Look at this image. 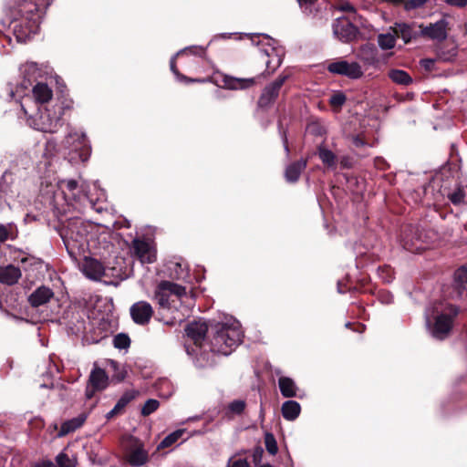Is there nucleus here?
Segmentation results:
<instances>
[{
	"mask_svg": "<svg viewBox=\"0 0 467 467\" xmlns=\"http://www.w3.org/2000/svg\"><path fill=\"white\" fill-rule=\"evenodd\" d=\"M185 332L198 348L195 362L199 368L213 366V354L230 355L244 337L241 324L234 317L210 326L202 320L193 321L187 325Z\"/></svg>",
	"mask_w": 467,
	"mask_h": 467,
	"instance_id": "nucleus-1",
	"label": "nucleus"
},
{
	"mask_svg": "<svg viewBox=\"0 0 467 467\" xmlns=\"http://www.w3.org/2000/svg\"><path fill=\"white\" fill-rule=\"evenodd\" d=\"M92 225L80 218L69 219L60 229L59 234L63 240L69 256L78 260L85 256L88 249V234Z\"/></svg>",
	"mask_w": 467,
	"mask_h": 467,
	"instance_id": "nucleus-2",
	"label": "nucleus"
},
{
	"mask_svg": "<svg viewBox=\"0 0 467 467\" xmlns=\"http://www.w3.org/2000/svg\"><path fill=\"white\" fill-rule=\"evenodd\" d=\"M52 0H19L18 14L23 19L14 26V34L18 42H26L39 28V6H48Z\"/></svg>",
	"mask_w": 467,
	"mask_h": 467,
	"instance_id": "nucleus-3",
	"label": "nucleus"
},
{
	"mask_svg": "<svg viewBox=\"0 0 467 467\" xmlns=\"http://www.w3.org/2000/svg\"><path fill=\"white\" fill-rule=\"evenodd\" d=\"M65 109L63 102L40 106L35 115L28 117L27 123L33 129L42 132H57L64 123L62 117Z\"/></svg>",
	"mask_w": 467,
	"mask_h": 467,
	"instance_id": "nucleus-4",
	"label": "nucleus"
},
{
	"mask_svg": "<svg viewBox=\"0 0 467 467\" xmlns=\"http://www.w3.org/2000/svg\"><path fill=\"white\" fill-rule=\"evenodd\" d=\"M427 237L418 226L408 224L401 227L399 243L403 249L410 253H420L429 245Z\"/></svg>",
	"mask_w": 467,
	"mask_h": 467,
	"instance_id": "nucleus-5",
	"label": "nucleus"
},
{
	"mask_svg": "<svg viewBox=\"0 0 467 467\" xmlns=\"http://www.w3.org/2000/svg\"><path fill=\"white\" fill-rule=\"evenodd\" d=\"M124 456L129 464L132 467H140L148 462V451L144 444L139 439L129 436L122 441Z\"/></svg>",
	"mask_w": 467,
	"mask_h": 467,
	"instance_id": "nucleus-6",
	"label": "nucleus"
},
{
	"mask_svg": "<svg viewBox=\"0 0 467 467\" xmlns=\"http://www.w3.org/2000/svg\"><path fill=\"white\" fill-rule=\"evenodd\" d=\"M63 146L69 150L70 152L78 154V159L81 161H88L90 155V147L88 144V140L85 133L77 130H70L63 140Z\"/></svg>",
	"mask_w": 467,
	"mask_h": 467,
	"instance_id": "nucleus-7",
	"label": "nucleus"
},
{
	"mask_svg": "<svg viewBox=\"0 0 467 467\" xmlns=\"http://www.w3.org/2000/svg\"><path fill=\"white\" fill-rule=\"evenodd\" d=\"M457 306L449 305L443 313L436 317L431 328V335L437 339H443L450 333L452 327V318L458 315Z\"/></svg>",
	"mask_w": 467,
	"mask_h": 467,
	"instance_id": "nucleus-8",
	"label": "nucleus"
},
{
	"mask_svg": "<svg viewBox=\"0 0 467 467\" xmlns=\"http://www.w3.org/2000/svg\"><path fill=\"white\" fill-rule=\"evenodd\" d=\"M182 298L186 296V288L170 281H161L155 291V299L161 307L170 306V296Z\"/></svg>",
	"mask_w": 467,
	"mask_h": 467,
	"instance_id": "nucleus-9",
	"label": "nucleus"
},
{
	"mask_svg": "<svg viewBox=\"0 0 467 467\" xmlns=\"http://www.w3.org/2000/svg\"><path fill=\"white\" fill-rule=\"evenodd\" d=\"M327 70L332 74L345 76L351 79H358L364 74L359 63L356 61L349 62L344 59H339L329 63L327 66Z\"/></svg>",
	"mask_w": 467,
	"mask_h": 467,
	"instance_id": "nucleus-10",
	"label": "nucleus"
},
{
	"mask_svg": "<svg viewBox=\"0 0 467 467\" xmlns=\"http://www.w3.org/2000/svg\"><path fill=\"white\" fill-rule=\"evenodd\" d=\"M57 185L62 191L66 200L78 203L88 199L84 185L79 184L74 179L60 180Z\"/></svg>",
	"mask_w": 467,
	"mask_h": 467,
	"instance_id": "nucleus-11",
	"label": "nucleus"
},
{
	"mask_svg": "<svg viewBox=\"0 0 467 467\" xmlns=\"http://www.w3.org/2000/svg\"><path fill=\"white\" fill-rule=\"evenodd\" d=\"M332 28L334 36L344 43L353 41L358 33V27L345 16L337 18L332 25Z\"/></svg>",
	"mask_w": 467,
	"mask_h": 467,
	"instance_id": "nucleus-12",
	"label": "nucleus"
},
{
	"mask_svg": "<svg viewBox=\"0 0 467 467\" xmlns=\"http://www.w3.org/2000/svg\"><path fill=\"white\" fill-rule=\"evenodd\" d=\"M131 254L137 257L141 264H151L156 260V251L147 241L135 238L131 242Z\"/></svg>",
	"mask_w": 467,
	"mask_h": 467,
	"instance_id": "nucleus-13",
	"label": "nucleus"
},
{
	"mask_svg": "<svg viewBox=\"0 0 467 467\" xmlns=\"http://www.w3.org/2000/svg\"><path fill=\"white\" fill-rule=\"evenodd\" d=\"M108 374L103 368L98 367L95 364L88 378V384L86 389L87 398L91 399L95 391L104 390L108 387Z\"/></svg>",
	"mask_w": 467,
	"mask_h": 467,
	"instance_id": "nucleus-14",
	"label": "nucleus"
},
{
	"mask_svg": "<svg viewBox=\"0 0 467 467\" xmlns=\"http://www.w3.org/2000/svg\"><path fill=\"white\" fill-rule=\"evenodd\" d=\"M288 78V75H280L275 81L266 86L258 100L261 108H267L275 102L279 95L280 89Z\"/></svg>",
	"mask_w": 467,
	"mask_h": 467,
	"instance_id": "nucleus-15",
	"label": "nucleus"
},
{
	"mask_svg": "<svg viewBox=\"0 0 467 467\" xmlns=\"http://www.w3.org/2000/svg\"><path fill=\"white\" fill-rule=\"evenodd\" d=\"M467 264L458 268L454 273L452 292L451 297L462 300L467 304Z\"/></svg>",
	"mask_w": 467,
	"mask_h": 467,
	"instance_id": "nucleus-16",
	"label": "nucleus"
},
{
	"mask_svg": "<svg viewBox=\"0 0 467 467\" xmlns=\"http://www.w3.org/2000/svg\"><path fill=\"white\" fill-rule=\"evenodd\" d=\"M448 21L443 18L426 26L420 25V36L431 40L443 41L448 36Z\"/></svg>",
	"mask_w": 467,
	"mask_h": 467,
	"instance_id": "nucleus-17",
	"label": "nucleus"
},
{
	"mask_svg": "<svg viewBox=\"0 0 467 467\" xmlns=\"http://www.w3.org/2000/svg\"><path fill=\"white\" fill-rule=\"evenodd\" d=\"M130 313L136 324L145 326L150 322L153 315V309L150 303L139 301L130 306Z\"/></svg>",
	"mask_w": 467,
	"mask_h": 467,
	"instance_id": "nucleus-18",
	"label": "nucleus"
},
{
	"mask_svg": "<svg viewBox=\"0 0 467 467\" xmlns=\"http://www.w3.org/2000/svg\"><path fill=\"white\" fill-rule=\"evenodd\" d=\"M54 296L55 294L50 287L40 285L30 294L28 302L31 306L38 307L47 304Z\"/></svg>",
	"mask_w": 467,
	"mask_h": 467,
	"instance_id": "nucleus-19",
	"label": "nucleus"
},
{
	"mask_svg": "<svg viewBox=\"0 0 467 467\" xmlns=\"http://www.w3.org/2000/svg\"><path fill=\"white\" fill-rule=\"evenodd\" d=\"M22 273L18 266L7 265L0 266V283L6 285H16L21 278Z\"/></svg>",
	"mask_w": 467,
	"mask_h": 467,
	"instance_id": "nucleus-20",
	"label": "nucleus"
},
{
	"mask_svg": "<svg viewBox=\"0 0 467 467\" xmlns=\"http://www.w3.org/2000/svg\"><path fill=\"white\" fill-rule=\"evenodd\" d=\"M397 37H400L405 44L420 36V31L414 29V24L396 23L392 28Z\"/></svg>",
	"mask_w": 467,
	"mask_h": 467,
	"instance_id": "nucleus-21",
	"label": "nucleus"
},
{
	"mask_svg": "<svg viewBox=\"0 0 467 467\" xmlns=\"http://www.w3.org/2000/svg\"><path fill=\"white\" fill-rule=\"evenodd\" d=\"M21 74L24 77V80L21 83V87L27 89L39 76L40 71L37 67V64L35 62H28L20 68Z\"/></svg>",
	"mask_w": 467,
	"mask_h": 467,
	"instance_id": "nucleus-22",
	"label": "nucleus"
},
{
	"mask_svg": "<svg viewBox=\"0 0 467 467\" xmlns=\"http://www.w3.org/2000/svg\"><path fill=\"white\" fill-rule=\"evenodd\" d=\"M307 161L301 159L287 165L285 171L286 182L294 183L298 181L302 171L306 168Z\"/></svg>",
	"mask_w": 467,
	"mask_h": 467,
	"instance_id": "nucleus-23",
	"label": "nucleus"
},
{
	"mask_svg": "<svg viewBox=\"0 0 467 467\" xmlns=\"http://www.w3.org/2000/svg\"><path fill=\"white\" fill-rule=\"evenodd\" d=\"M104 267L100 262L95 259H86L83 265V273L90 279H99L104 275Z\"/></svg>",
	"mask_w": 467,
	"mask_h": 467,
	"instance_id": "nucleus-24",
	"label": "nucleus"
},
{
	"mask_svg": "<svg viewBox=\"0 0 467 467\" xmlns=\"http://www.w3.org/2000/svg\"><path fill=\"white\" fill-rule=\"evenodd\" d=\"M32 92L36 102L41 106H45L44 104L47 103L53 95L51 88L45 83H37L34 86Z\"/></svg>",
	"mask_w": 467,
	"mask_h": 467,
	"instance_id": "nucleus-25",
	"label": "nucleus"
},
{
	"mask_svg": "<svg viewBox=\"0 0 467 467\" xmlns=\"http://www.w3.org/2000/svg\"><path fill=\"white\" fill-rule=\"evenodd\" d=\"M14 177L9 171L4 172L0 180V198L14 197L16 192L13 189Z\"/></svg>",
	"mask_w": 467,
	"mask_h": 467,
	"instance_id": "nucleus-26",
	"label": "nucleus"
},
{
	"mask_svg": "<svg viewBox=\"0 0 467 467\" xmlns=\"http://www.w3.org/2000/svg\"><path fill=\"white\" fill-rule=\"evenodd\" d=\"M87 416L85 414H80L75 418H72L67 421H65L60 428L58 432V436H65L70 432L75 431L77 429L80 428L85 422Z\"/></svg>",
	"mask_w": 467,
	"mask_h": 467,
	"instance_id": "nucleus-27",
	"label": "nucleus"
},
{
	"mask_svg": "<svg viewBox=\"0 0 467 467\" xmlns=\"http://www.w3.org/2000/svg\"><path fill=\"white\" fill-rule=\"evenodd\" d=\"M283 417L287 420H295L300 414V404L296 400L285 401L281 408Z\"/></svg>",
	"mask_w": 467,
	"mask_h": 467,
	"instance_id": "nucleus-28",
	"label": "nucleus"
},
{
	"mask_svg": "<svg viewBox=\"0 0 467 467\" xmlns=\"http://www.w3.org/2000/svg\"><path fill=\"white\" fill-rule=\"evenodd\" d=\"M280 392L284 397L292 398L296 395V386L294 380L287 377H281L278 379Z\"/></svg>",
	"mask_w": 467,
	"mask_h": 467,
	"instance_id": "nucleus-29",
	"label": "nucleus"
},
{
	"mask_svg": "<svg viewBox=\"0 0 467 467\" xmlns=\"http://www.w3.org/2000/svg\"><path fill=\"white\" fill-rule=\"evenodd\" d=\"M255 83V78H229L225 79V86L229 89H244L253 86Z\"/></svg>",
	"mask_w": 467,
	"mask_h": 467,
	"instance_id": "nucleus-30",
	"label": "nucleus"
},
{
	"mask_svg": "<svg viewBox=\"0 0 467 467\" xmlns=\"http://www.w3.org/2000/svg\"><path fill=\"white\" fill-rule=\"evenodd\" d=\"M388 76L394 83L399 85L409 86L412 83L411 77L405 70L391 69Z\"/></svg>",
	"mask_w": 467,
	"mask_h": 467,
	"instance_id": "nucleus-31",
	"label": "nucleus"
},
{
	"mask_svg": "<svg viewBox=\"0 0 467 467\" xmlns=\"http://www.w3.org/2000/svg\"><path fill=\"white\" fill-rule=\"evenodd\" d=\"M17 227L14 223H0V244L17 237Z\"/></svg>",
	"mask_w": 467,
	"mask_h": 467,
	"instance_id": "nucleus-32",
	"label": "nucleus"
},
{
	"mask_svg": "<svg viewBox=\"0 0 467 467\" xmlns=\"http://www.w3.org/2000/svg\"><path fill=\"white\" fill-rule=\"evenodd\" d=\"M467 194V187L459 185L457 188L448 194V199L454 204L460 205L465 202V197Z\"/></svg>",
	"mask_w": 467,
	"mask_h": 467,
	"instance_id": "nucleus-33",
	"label": "nucleus"
},
{
	"mask_svg": "<svg viewBox=\"0 0 467 467\" xmlns=\"http://www.w3.org/2000/svg\"><path fill=\"white\" fill-rule=\"evenodd\" d=\"M318 157L322 162L328 168H335L337 164L336 155L328 149L324 147L318 148Z\"/></svg>",
	"mask_w": 467,
	"mask_h": 467,
	"instance_id": "nucleus-34",
	"label": "nucleus"
},
{
	"mask_svg": "<svg viewBox=\"0 0 467 467\" xmlns=\"http://www.w3.org/2000/svg\"><path fill=\"white\" fill-rule=\"evenodd\" d=\"M396 37L395 34H379L378 36V44L383 50L391 49L395 47Z\"/></svg>",
	"mask_w": 467,
	"mask_h": 467,
	"instance_id": "nucleus-35",
	"label": "nucleus"
},
{
	"mask_svg": "<svg viewBox=\"0 0 467 467\" xmlns=\"http://www.w3.org/2000/svg\"><path fill=\"white\" fill-rule=\"evenodd\" d=\"M185 430L180 429L167 435L158 445V449H163L171 446L179 441L184 434Z\"/></svg>",
	"mask_w": 467,
	"mask_h": 467,
	"instance_id": "nucleus-36",
	"label": "nucleus"
},
{
	"mask_svg": "<svg viewBox=\"0 0 467 467\" xmlns=\"http://www.w3.org/2000/svg\"><path fill=\"white\" fill-rule=\"evenodd\" d=\"M130 345V339L127 334L119 333L113 338V346L118 349H127Z\"/></svg>",
	"mask_w": 467,
	"mask_h": 467,
	"instance_id": "nucleus-37",
	"label": "nucleus"
},
{
	"mask_svg": "<svg viewBox=\"0 0 467 467\" xmlns=\"http://www.w3.org/2000/svg\"><path fill=\"white\" fill-rule=\"evenodd\" d=\"M160 406L159 400L155 399H149L146 400L144 405L141 408V415L142 416H149L151 413H153L155 410H158Z\"/></svg>",
	"mask_w": 467,
	"mask_h": 467,
	"instance_id": "nucleus-38",
	"label": "nucleus"
},
{
	"mask_svg": "<svg viewBox=\"0 0 467 467\" xmlns=\"http://www.w3.org/2000/svg\"><path fill=\"white\" fill-rule=\"evenodd\" d=\"M265 444L267 451L271 455H275L278 451L277 443L275 436L272 433H266L265 436Z\"/></svg>",
	"mask_w": 467,
	"mask_h": 467,
	"instance_id": "nucleus-39",
	"label": "nucleus"
},
{
	"mask_svg": "<svg viewBox=\"0 0 467 467\" xmlns=\"http://www.w3.org/2000/svg\"><path fill=\"white\" fill-rule=\"evenodd\" d=\"M20 262L26 266H32L36 269L41 268L44 265V261L41 258L35 257L32 255L22 257L20 259Z\"/></svg>",
	"mask_w": 467,
	"mask_h": 467,
	"instance_id": "nucleus-40",
	"label": "nucleus"
},
{
	"mask_svg": "<svg viewBox=\"0 0 467 467\" xmlns=\"http://www.w3.org/2000/svg\"><path fill=\"white\" fill-rule=\"evenodd\" d=\"M58 467H75V462L65 452H60L56 457Z\"/></svg>",
	"mask_w": 467,
	"mask_h": 467,
	"instance_id": "nucleus-41",
	"label": "nucleus"
},
{
	"mask_svg": "<svg viewBox=\"0 0 467 467\" xmlns=\"http://www.w3.org/2000/svg\"><path fill=\"white\" fill-rule=\"evenodd\" d=\"M245 405L246 404H245L244 400H235L234 401H232L231 403H229L228 411L233 414H235V415H240L244 410Z\"/></svg>",
	"mask_w": 467,
	"mask_h": 467,
	"instance_id": "nucleus-42",
	"label": "nucleus"
},
{
	"mask_svg": "<svg viewBox=\"0 0 467 467\" xmlns=\"http://www.w3.org/2000/svg\"><path fill=\"white\" fill-rule=\"evenodd\" d=\"M136 397L135 391H127L125 392L119 400L117 401L118 407H120L122 410Z\"/></svg>",
	"mask_w": 467,
	"mask_h": 467,
	"instance_id": "nucleus-43",
	"label": "nucleus"
},
{
	"mask_svg": "<svg viewBox=\"0 0 467 467\" xmlns=\"http://www.w3.org/2000/svg\"><path fill=\"white\" fill-rule=\"evenodd\" d=\"M346 102V96L342 92L333 94L329 99V103L333 107L340 108Z\"/></svg>",
	"mask_w": 467,
	"mask_h": 467,
	"instance_id": "nucleus-44",
	"label": "nucleus"
},
{
	"mask_svg": "<svg viewBox=\"0 0 467 467\" xmlns=\"http://www.w3.org/2000/svg\"><path fill=\"white\" fill-rule=\"evenodd\" d=\"M429 0H408L404 4L406 10H413L423 6Z\"/></svg>",
	"mask_w": 467,
	"mask_h": 467,
	"instance_id": "nucleus-45",
	"label": "nucleus"
},
{
	"mask_svg": "<svg viewBox=\"0 0 467 467\" xmlns=\"http://www.w3.org/2000/svg\"><path fill=\"white\" fill-rule=\"evenodd\" d=\"M317 0H297L300 7L306 14L312 13V5L316 3Z\"/></svg>",
	"mask_w": 467,
	"mask_h": 467,
	"instance_id": "nucleus-46",
	"label": "nucleus"
},
{
	"mask_svg": "<svg viewBox=\"0 0 467 467\" xmlns=\"http://www.w3.org/2000/svg\"><path fill=\"white\" fill-rule=\"evenodd\" d=\"M228 467H250V465L245 459H230L228 462Z\"/></svg>",
	"mask_w": 467,
	"mask_h": 467,
	"instance_id": "nucleus-47",
	"label": "nucleus"
},
{
	"mask_svg": "<svg viewBox=\"0 0 467 467\" xmlns=\"http://www.w3.org/2000/svg\"><path fill=\"white\" fill-rule=\"evenodd\" d=\"M444 3L451 6L463 8L467 5V0H444Z\"/></svg>",
	"mask_w": 467,
	"mask_h": 467,
	"instance_id": "nucleus-48",
	"label": "nucleus"
},
{
	"mask_svg": "<svg viewBox=\"0 0 467 467\" xmlns=\"http://www.w3.org/2000/svg\"><path fill=\"white\" fill-rule=\"evenodd\" d=\"M337 8L342 12L355 13V7L349 2L340 4Z\"/></svg>",
	"mask_w": 467,
	"mask_h": 467,
	"instance_id": "nucleus-49",
	"label": "nucleus"
},
{
	"mask_svg": "<svg viewBox=\"0 0 467 467\" xmlns=\"http://www.w3.org/2000/svg\"><path fill=\"white\" fill-rule=\"evenodd\" d=\"M170 67H171V70L172 71V73L176 76V78L178 79H186V78L182 75L180 74V72L178 71L177 67H176V63H175V57H172L170 61Z\"/></svg>",
	"mask_w": 467,
	"mask_h": 467,
	"instance_id": "nucleus-50",
	"label": "nucleus"
},
{
	"mask_svg": "<svg viewBox=\"0 0 467 467\" xmlns=\"http://www.w3.org/2000/svg\"><path fill=\"white\" fill-rule=\"evenodd\" d=\"M34 467H56V465L50 460H42L35 463Z\"/></svg>",
	"mask_w": 467,
	"mask_h": 467,
	"instance_id": "nucleus-51",
	"label": "nucleus"
},
{
	"mask_svg": "<svg viewBox=\"0 0 467 467\" xmlns=\"http://www.w3.org/2000/svg\"><path fill=\"white\" fill-rule=\"evenodd\" d=\"M455 56H456V51L454 49H452L451 53L449 55H445L443 52H439V57L443 61H450Z\"/></svg>",
	"mask_w": 467,
	"mask_h": 467,
	"instance_id": "nucleus-52",
	"label": "nucleus"
},
{
	"mask_svg": "<svg viewBox=\"0 0 467 467\" xmlns=\"http://www.w3.org/2000/svg\"><path fill=\"white\" fill-rule=\"evenodd\" d=\"M182 51H189V52H192L193 54H196V55H202L204 53V50L202 47H187L185 49H183Z\"/></svg>",
	"mask_w": 467,
	"mask_h": 467,
	"instance_id": "nucleus-53",
	"label": "nucleus"
},
{
	"mask_svg": "<svg viewBox=\"0 0 467 467\" xmlns=\"http://www.w3.org/2000/svg\"><path fill=\"white\" fill-rule=\"evenodd\" d=\"M432 63H433V60H431V59H424L421 61V65L424 66L426 68H430V67Z\"/></svg>",
	"mask_w": 467,
	"mask_h": 467,
	"instance_id": "nucleus-54",
	"label": "nucleus"
},
{
	"mask_svg": "<svg viewBox=\"0 0 467 467\" xmlns=\"http://www.w3.org/2000/svg\"><path fill=\"white\" fill-rule=\"evenodd\" d=\"M281 64V58L276 55L275 56V65L272 67V70L274 71L277 67H279Z\"/></svg>",
	"mask_w": 467,
	"mask_h": 467,
	"instance_id": "nucleus-55",
	"label": "nucleus"
},
{
	"mask_svg": "<svg viewBox=\"0 0 467 467\" xmlns=\"http://www.w3.org/2000/svg\"><path fill=\"white\" fill-rule=\"evenodd\" d=\"M283 142H284L285 150L288 154L289 153V148H288L287 139H286L285 135L283 138Z\"/></svg>",
	"mask_w": 467,
	"mask_h": 467,
	"instance_id": "nucleus-56",
	"label": "nucleus"
},
{
	"mask_svg": "<svg viewBox=\"0 0 467 467\" xmlns=\"http://www.w3.org/2000/svg\"><path fill=\"white\" fill-rule=\"evenodd\" d=\"M116 415H117V414H116L115 410H113V409H112L110 411H109V412L107 413L106 417H107L108 419H111L112 417H114V416H116Z\"/></svg>",
	"mask_w": 467,
	"mask_h": 467,
	"instance_id": "nucleus-57",
	"label": "nucleus"
},
{
	"mask_svg": "<svg viewBox=\"0 0 467 467\" xmlns=\"http://www.w3.org/2000/svg\"><path fill=\"white\" fill-rule=\"evenodd\" d=\"M113 410H115L116 414L118 415L119 413H120L123 410L120 408V407H118L117 404H115L114 408H113Z\"/></svg>",
	"mask_w": 467,
	"mask_h": 467,
	"instance_id": "nucleus-58",
	"label": "nucleus"
},
{
	"mask_svg": "<svg viewBox=\"0 0 467 467\" xmlns=\"http://www.w3.org/2000/svg\"><path fill=\"white\" fill-rule=\"evenodd\" d=\"M354 142H355V145H356V146H359V145H362V144H363L362 140H361L360 139H358V138H356V139L354 140Z\"/></svg>",
	"mask_w": 467,
	"mask_h": 467,
	"instance_id": "nucleus-59",
	"label": "nucleus"
},
{
	"mask_svg": "<svg viewBox=\"0 0 467 467\" xmlns=\"http://www.w3.org/2000/svg\"><path fill=\"white\" fill-rule=\"evenodd\" d=\"M272 62H274V59L267 60V61L265 62L267 68H271V63H272Z\"/></svg>",
	"mask_w": 467,
	"mask_h": 467,
	"instance_id": "nucleus-60",
	"label": "nucleus"
},
{
	"mask_svg": "<svg viewBox=\"0 0 467 467\" xmlns=\"http://www.w3.org/2000/svg\"><path fill=\"white\" fill-rule=\"evenodd\" d=\"M264 53H265V55L266 57H270V56H271V55H270V53H269V51H268V49H265V50H264Z\"/></svg>",
	"mask_w": 467,
	"mask_h": 467,
	"instance_id": "nucleus-61",
	"label": "nucleus"
},
{
	"mask_svg": "<svg viewBox=\"0 0 467 467\" xmlns=\"http://www.w3.org/2000/svg\"><path fill=\"white\" fill-rule=\"evenodd\" d=\"M337 290H338L339 293H343V291L341 290V286H340L339 283L337 284Z\"/></svg>",
	"mask_w": 467,
	"mask_h": 467,
	"instance_id": "nucleus-62",
	"label": "nucleus"
},
{
	"mask_svg": "<svg viewBox=\"0 0 467 467\" xmlns=\"http://www.w3.org/2000/svg\"><path fill=\"white\" fill-rule=\"evenodd\" d=\"M22 109L24 110L25 114L27 115V110L26 109L24 105H22Z\"/></svg>",
	"mask_w": 467,
	"mask_h": 467,
	"instance_id": "nucleus-63",
	"label": "nucleus"
},
{
	"mask_svg": "<svg viewBox=\"0 0 467 467\" xmlns=\"http://www.w3.org/2000/svg\"><path fill=\"white\" fill-rule=\"evenodd\" d=\"M261 467H272L270 464H264Z\"/></svg>",
	"mask_w": 467,
	"mask_h": 467,
	"instance_id": "nucleus-64",
	"label": "nucleus"
}]
</instances>
